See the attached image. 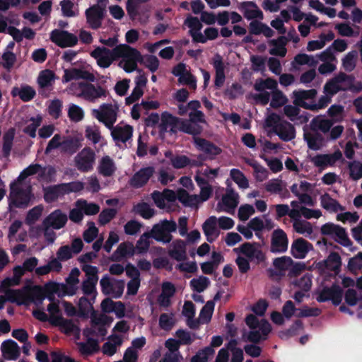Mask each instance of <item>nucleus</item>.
I'll list each match as a JSON object with an SVG mask.
<instances>
[{
    "instance_id": "1",
    "label": "nucleus",
    "mask_w": 362,
    "mask_h": 362,
    "mask_svg": "<svg viewBox=\"0 0 362 362\" xmlns=\"http://www.w3.org/2000/svg\"><path fill=\"white\" fill-rule=\"evenodd\" d=\"M116 60L120 59L118 66L127 73L137 70L138 63L142 62L141 52L127 44H120L115 47Z\"/></svg>"
},
{
    "instance_id": "2",
    "label": "nucleus",
    "mask_w": 362,
    "mask_h": 362,
    "mask_svg": "<svg viewBox=\"0 0 362 362\" xmlns=\"http://www.w3.org/2000/svg\"><path fill=\"white\" fill-rule=\"evenodd\" d=\"M6 297L7 300L11 303L28 305L32 303H41L44 299V293L40 286H25L21 289L8 291Z\"/></svg>"
},
{
    "instance_id": "3",
    "label": "nucleus",
    "mask_w": 362,
    "mask_h": 362,
    "mask_svg": "<svg viewBox=\"0 0 362 362\" xmlns=\"http://www.w3.org/2000/svg\"><path fill=\"white\" fill-rule=\"evenodd\" d=\"M79 275V269L78 268H74L66 279L65 284L49 282L45 286V291L47 293H56L59 297L74 296L76 293L78 288Z\"/></svg>"
},
{
    "instance_id": "4",
    "label": "nucleus",
    "mask_w": 362,
    "mask_h": 362,
    "mask_svg": "<svg viewBox=\"0 0 362 362\" xmlns=\"http://www.w3.org/2000/svg\"><path fill=\"white\" fill-rule=\"evenodd\" d=\"M81 144L78 139L71 136H64L60 134H55L49 141L45 153L49 154L56 149H59L62 153H74L80 147Z\"/></svg>"
},
{
    "instance_id": "5",
    "label": "nucleus",
    "mask_w": 362,
    "mask_h": 362,
    "mask_svg": "<svg viewBox=\"0 0 362 362\" xmlns=\"http://www.w3.org/2000/svg\"><path fill=\"white\" fill-rule=\"evenodd\" d=\"M267 125L272 127L274 132L284 141H289L296 137V129L290 122L282 119L276 113L269 115L266 120Z\"/></svg>"
},
{
    "instance_id": "6",
    "label": "nucleus",
    "mask_w": 362,
    "mask_h": 362,
    "mask_svg": "<svg viewBox=\"0 0 362 362\" xmlns=\"http://www.w3.org/2000/svg\"><path fill=\"white\" fill-rule=\"evenodd\" d=\"M31 199V187L18 181L11 185L8 207L25 208Z\"/></svg>"
},
{
    "instance_id": "7",
    "label": "nucleus",
    "mask_w": 362,
    "mask_h": 362,
    "mask_svg": "<svg viewBox=\"0 0 362 362\" xmlns=\"http://www.w3.org/2000/svg\"><path fill=\"white\" fill-rule=\"evenodd\" d=\"M151 197L157 207L166 211H174L177 205V200L181 201V189L176 192L165 189L163 192L154 191Z\"/></svg>"
},
{
    "instance_id": "8",
    "label": "nucleus",
    "mask_w": 362,
    "mask_h": 362,
    "mask_svg": "<svg viewBox=\"0 0 362 362\" xmlns=\"http://www.w3.org/2000/svg\"><path fill=\"white\" fill-rule=\"evenodd\" d=\"M119 112L116 103H103L98 108L92 110V115L107 129H112L115 124Z\"/></svg>"
},
{
    "instance_id": "9",
    "label": "nucleus",
    "mask_w": 362,
    "mask_h": 362,
    "mask_svg": "<svg viewBox=\"0 0 362 362\" xmlns=\"http://www.w3.org/2000/svg\"><path fill=\"white\" fill-rule=\"evenodd\" d=\"M56 174V170L51 165L43 166L38 163H32L19 175L18 180L22 181L28 177L37 175L38 180L50 182Z\"/></svg>"
},
{
    "instance_id": "10",
    "label": "nucleus",
    "mask_w": 362,
    "mask_h": 362,
    "mask_svg": "<svg viewBox=\"0 0 362 362\" xmlns=\"http://www.w3.org/2000/svg\"><path fill=\"white\" fill-rule=\"evenodd\" d=\"M82 270L86 274V279L81 284V291L85 296L95 299L97 294L98 269L95 266L85 264L82 266Z\"/></svg>"
},
{
    "instance_id": "11",
    "label": "nucleus",
    "mask_w": 362,
    "mask_h": 362,
    "mask_svg": "<svg viewBox=\"0 0 362 362\" xmlns=\"http://www.w3.org/2000/svg\"><path fill=\"white\" fill-rule=\"evenodd\" d=\"M320 232L322 235L330 236L344 247H349L352 244L345 228L339 225H336L331 222L326 223L322 226Z\"/></svg>"
},
{
    "instance_id": "12",
    "label": "nucleus",
    "mask_w": 362,
    "mask_h": 362,
    "mask_svg": "<svg viewBox=\"0 0 362 362\" xmlns=\"http://www.w3.org/2000/svg\"><path fill=\"white\" fill-rule=\"evenodd\" d=\"M180 129V119L165 111L160 115L159 133L163 137L167 135L175 138Z\"/></svg>"
},
{
    "instance_id": "13",
    "label": "nucleus",
    "mask_w": 362,
    "mask_h": 362,
    "mask_svg": "<svg viewBox=\"0 0 362 362\" xmlns=\"http://www.w3.org/2000/svg\"><path fill=\"white\" fill-rule=\"evenodd\" d=\"M74 165L78 170L87 173L93 169L95 153L90 147H85L74 158Z\"/></svg>"
},
{
    "instance_id": "14",
    "label": "nucleus",
    "mask_w": 362,
    "mask_h": 362,
    "mask_svg": "<svg viewBox=\"0 0 362 362\" xmlns=\"http://www.w3.org/2000/svg\"><path fill=\"white\" fill-rule=\"evenodd\" d=\"M175 230L176 224L175 222L164 220L153 226L151 231V235L158 242L167 243L172 240L170 233Z\"/></svg>"
},
{
    "instance_id": "15",
    "label": "nucleus",
    "mask_w": 362,
    "mask_h": 362,
    "mask_svg": "<svg viewBox=\"0 0 362 362\" xmlns=\"http://www.w3.org/2000/svg\"><path fill=\"white\" fill-rule=\"evenodd\" d=\"M90 54L95 59L97 65L103 69L110 67L116 60L115 47L110 49L106 47H97Z\"/></svg>"
},
{
    "instance_id": "16",
    "label": "nucleus",
    "mask_w": 362,
    "mask_h": 362,
    "mask_svg": "<svg viewBox=\"0 0 362 362\" xmlns=\"http://www.w3.org/2000/svg\"><path fill=\"white\" fill-rule=\"evenodd\" d=\"M260 245L257 243L246 242L239 247L235 248L234 251L245 255L250 261H255L256 264L264 262L266 257L264 252L259 249Z\"/></svg>"
},
{
    "instance_id": "17",
    "label": "nucleus",
    "mask_w": 362,
    "mask_h": 362,
    "mask_svg": "<svg viewBox=\"0 0 362 362\" xmlns=\"http://www.w3.org/2000/svg\"><path fill=\"white\" fill-rule=\"evenodd\" d=\"M354 81L353 76L347 75L344 72H340L337 76L329 79L324 86V93L332 97L339 91H344L346 88L341 87L339 84L344 82H348L352 84Z\"/></svg>"
},
{
    "instance_id": "18",
    "label": "nucleus",
    "mask_w": 362,
    "mask_h": 362,
    "mask_svg": "<svg viewBox=\"0 0 362 362\" xmlns=\"http://www.w3.org/2000/svg\"><path fill=\"white\" fill-rule=\"evenodd\" d=\"M103 293L115 298H120L124 292V280H111L108 276H104L100 281Z\"/></svg>"
},
{
    "instance_id": "19",
    "label": "nucleus",
    "mask_w": 362,
    "mask_h": 362,
    "mask_svg": "<svg viewBox=\"0 0 362 362\" xmlns=\"http://www.w3.org/2000/svg\"><path fill=\"white\" fill-rule=\"evenodd\" d=\"M343 297V290L337 284H332L330 287H324L319 293L316 300L319 303H325L332 300L333 305H339Z\"/></svg>"
},
{
    "instance_id": "20",
    "label": "nucleus",
    "mask_w": 362,
    "mask_h": 362,
    "mask_svg": "<svg viewBox=\"0 0 362 362\" xmlns=\"http://www.w3.org/2000/svg\"><path fill=\"white\" fill-rule=\"evenodd\" d=\"M317 91L312 88L309 90L299 89L293 92V104L300 106L306 110H310L313 106V102L316 98Z\"/></svg>"
},
{
    "instance_id": "21",
    "label": "nucleus",
    "mask_w": 362,
    "mask_h": 362,
    "mask_svg": "<svg viewBox=\"0 0 362 362\" xmlns=\"http://www.w3.org/2000/svg\"><path fill=\"white\" fill-rule=\"evenodd\" d=\"M51 40L61 47H69L76 45L78 42L76 35L65 30H54L50 34Z\"/></svg>"
},
{
    "instance_id": "22",
    "label": "nucleus",
    "mask_w": 362,
    "mask_h": 362,
    "mask_svg": "<svg viewBox=\"0 0 362 362\" xmlns=\"http://www.w3.org/2000/svg\"><path fill=\"white\" fill-rule=\"evenodd\" d=\"M136 71L138 73L134 79L136 86L134 88L131 95L126 98L125 100L127 105L134 103L143 95L144 88L146 86L147 84L148 80L144 72L138 68Z\"/></svg>"
},
{
    "instance_id": "23",
    "label": "nucleus",
    "mask_w": 362,
    "mask_h": 362,
    "mask_svg": "<svg viewBox=\"0 0 362 362\" xmlns=\"http://www.w3.org/2000/svg\"><path fill=\"white\" fill-rule=\"evenodd\" d=\"M288 240L282 229L274 230L272 235L270 251L272 253H283L288 249Z\"/></svg>"
},
{
    "instance_id": "24",
    "label": "nucleus",
    "mask_w": 362,
    "mask_h": 362,
    "mask_svg": "<svg viewBox=\"0 0 362 362\" xmlns=\"http://www.w3.org/2000/svg\"><path fill=\"white\" fill-rule=\"evenodd\" d=\"M238 199V194L235 192L233 189L227 190L226 194L222 197L221 202L218 203L216 210L230 214L233 213L239 203Z\"/></svg>"
},
{
    "instance_id": "25",
    "label": "nucleus",
    "mask_w": 362,
    "mask_h": 362,
    "mask_svg": "<svg viewBox=\"0 0 362 362\" xmlns=\"http://www.w3.org/2000/svg\"><path fill=\"white\" fill-rule=\"evenodd\" d=\"M83 79L90 82L95 80L94 74L88 70L83 69H69L64 70L62 77L63 83H68L72 80Z\"/></svg>"
},
{
    "instance_id": "26",
    "label": "nucleus",
    "mask_w": 362,
    "mask_h": 362,
    "mask_svg": "<svg viewBox=\"0 0 362 362\" xmlns=\"http://www.w3.org/2000/svg\"><path fill=\"white\" fill-rule=\"evenodd\" d=\"M67 221L66 214L59 209H56L45 218L42 225H47L52 229L59 230L65 226Z\"/></svg>"
},
{
    "instance_id": "27",
    "label": "nucleus",
    "mask_w": 362,
    "mask_h": 362,
    "mask_svg": "<svg viewBox=\"0 0 362 362\" xmlns=\"http://www.w3.org/2000/svg\"><path fill=\"white\" fill-rule=\"evenodd\" d=\"M196 309L194 304L190 300H185L182 305V316L186 320L187 326L191 329H198L199 328V320L195 318Z\"/></svg>"
},
{
    "instance_id": "28",
    "label": "nucleus",
    "mask_w": 362,
    "mask_h": 362,
    "mask_svg": "<svg viewBox=\"0 0 362 362\" xmlns=\"http://www.w3.org/2000/svg\"><path fill=\"white\" fill-rule=\"evenodd\" d=\"M300 106L286 105L284 107V114L296 124H303L308 121L307 112L300 114Z\"/></svg>"
},
{
    "instance_id": "29",
    "label": "nucleus",
    "mask_w": 362,
    "mask_h": 362,
    "mask_svg": "<svg viewBox=\"0 0 362 362\" xmlns=\"http://www.w3.org/2000/svg\"><path fill=\"white\" fill-rule=\"evenodd\" d=\"M313 248V245L310 243L303 238H299L293 242L291 252L295 258L303 259Z\"/></svg>"
},
{
    "instance_id": "30",
    "label": "nucleus",
    "mask_w": 362,
    "mask_h": 362,
    "mask_svg": "<svg viewBox=\"0 0 362 362\" xmlns=\"http://www.w3.org/2000/svg\"><path fill=\"white\" fill-rule=\"evenodd\" d=\"M87 23L93 29H97L101 26L103 18V9L98 5H94L86 11Z\"/></svg>"
},
{
    "instance_id": "31",
    "label": "nucleus",
    "mask_w": 362,
    "mask_h": 362,
    "mask_svg": "<svg viewBox=\"0 0 362 362\" xmlns=\"http://www.w3.org/2000/svg\"><path fill=\"white\" fill-rule=\"evenodd\" d=\"M83 93V98L90 102H95L100 98H105L108 95L107 90L102 86L88 83Z\"/></svg>"
},
{
    "instance_id": "32",
    "label": "nucleus",
    "mask_w": 362,
    "mask_h": 362,
    "mask_svg": "<svg viewBox=\"0 0 362 362\" xmlns=\"http://www.w3.org/2000/svg\"><path fill=\"white\" fill-rule=\"evenodd\" d=\"M111 130L112 136L115 141L125 143L132 137L134 129L129 124H119L116 127L113 126Z\"/></svg>"
},
{
    "instance_id": "33",
    "label": "nucleus",
    "mask_w": 362,
    "mask_h": 362,
    "mask_svg": "<svg viewBox=\"0 0 362 362\" xmlns=\"http://www.w3.org/2000/svg\"><path fill=\"white\" fill-rule=\"evenodd\" d=\"M211 64L216 71L214 86L216 88H218L223 85L226 78L225 65L222 57L218 53L216 54L212 59Z\"/></svg>"
},
{
    "instance_id": "34",
    "label": "nucleus",
    "mask_w": 362,
    "mask_h": 362,
    "mask_svg": "<svg viewBox=\"0 0 362 362\" xmlns=\"http://www.w3.org/2000/svg\"><path fill=\"white\" fill-rule=\"evenodd\" d=\"M117 165L109 156H103L98 161V172L104 177H112L117 171Z\"/></svg>"
},
{
    "instance_id": "35",
    "label": "nucleus",
    "mask_w": 362,
    "mask_h": 362,
    "mask_svg": "<svg viewBox=\"0 0 362 362\" xmlns=\"http://www.w3.org/2000/svg\"><path fill=\"white\" fill-rule=\"evenodd\" d=\"M194 142L199 150L211 156V158L219 155L222 152L221 148L205 139L194 137Z\"/></svg>"
},
{
    "instance_id": "36",
    "label": "nucleus",
    "mask_w": 362,
    "mask_h": 362,
    "mask_svg": "<svg viewBox=\"0 0 362 362\" xmlns=\"http://www.w3.org/2000/svg\"><path fill=\"white\" fill-rule=\"evenodd\" d=\"M155 170L153 167H146L136 173L130 180V185L134 187H141L147 183Z\"/></svg>"
},
{
    "instance_id": "37",
    "label": "nucleus",
    "mask_w": 362,
    "mask_h": 362,
    "mask_svg": "<svg viewBox=\"0 0 362 362\" xmlns=\"http://www.w3.org/2000/svg\"><path fill=\"white\" fill-rule=\"evenodd\" d=\"M175 293V288L170 282H164L162 284L161 293L158 297L157 301L160 307L168 308L171 304V299Z\"/></svg>"
},
{
    "instance_id": "38",
    "label": "nucleus",
    "mask_w": 362,
    "mask_h": 362,
    "mask_svg": "<svg viewBox=\"0 0 362 362\" xmlns=\"http://www.w3.org/2000/svg\"><path fill=\"white\" fill-rule=\"evenodd\" d=\"M3 356L7 360H16L20 356V347L11 339L6 340L1 345Z\"/></svg>"
},
{
    "instance_id": "39",
    "label": "nucleus",
    "mask_w": 362,
    "mask_h": 362,
    "mask_svg": "<svg viewBox=\"0 0 362 362\" xmlns=\"http://www.w3.org/2000/svg\"><path fill=\"white\" fill-rule=\"evenodd\" d=\"M240 9L243 12L244 16L248 20L254 18L262 19L264 15L254 1H244L241 3Z\"/></svg>"
},
{
    "instance_id": "40",
    "label": "nucleus",
    "mask_w": 362,
    "mask_h": 362,
    "mask_svg": "<svg viewBox=\"0 0 362 362\" xmlns=\"http://www.w3.org/2000/svg\"><path fill=\"white\" fill-rule=\"evenodd\" d=\"M11 95L13 97H18L24 102H28L34 98L36 92L33 87L28 85H23L20 87L13 88Z\"/></svg>"
},
{
    "instance_id": "41",
    "label": "nucleus",
    "mask_w": 362,
    "mask_h": 362,
    "mask_svg": "<svg viewBox=\"0 0 362 362\" xmlns=\"http://www.w3.org/2000/svg\"><path fill=\"white\" fill-rule=\"evenodd\" d=\"M122 344V339L120 336L112 334L108 337L107 341L103 344L102 351L104 354L111 356L116 353Z\"/></svg>"
},
{
    "instance_id": "42",
    "label": "nucleus",
    "mask_w": 362,
    "mask_h": 362,
    "mask_svg": "<svg viewBox=\"0 0 362 362\" xmlns=\"http://www.w3.org/2000/svg\"><path fill=\"white\" fill-rule=\"evenodd\" d=\"M333 124L334 122L332 119H323L317 116L311 120L310 127L313 132H317L318 130H320L323 133H327L330 131Z\"/></svg>"
},
{
    "instance_id": "43",
    "label": "nucleus",
    "mask_w": 362,
    "mask_h": 362,
    "mask_svg": "<svg viewBox=\"0 0 362 362\" xmlns=\"http://www.w3.org/2000/svg\"><path fill=\"white\" fill-rule=\"evenodd\" d=\"M320 203L322 208L332 212L342 211L345 209L337 200L332 198L328 193L320 197Z\"/></svg>"
},
{
    "instance_id": "44",
    "label": "nucleus",
    "mask_w": 362,
    "mask_h": 362,
    "mask_svg": "<svg viewBox=\"0 0 362 362\" xmlns=\"http://www.w3.org/2000/svg\"><path fill=\"white\" fill-rule=\"evenodd\" d=\"M216 224L217 218L216 216H212L207 218L202 225L203 231L209 243L214 241V239L211 238L213 235L217 237L218 235L217 233Z\"/></svg>"
},
{
    "instance_id": "45",
    "label": "nucleus",
    "mask_w": 362,
    "mask_h": 362,
    "mask_svg": "<svg viewBox=\"0 0 362 362\" xmlns=\"http://www.w3.org/2000/svg\"><path fill=\"white\" fill-rule=\"evenodd\" d=\"M185 24L189 28V35L192 38V41L196 42L198 39L197 35L201 34V30L203 27L202 23L197 17L189 16L185 19Z\"/></svg>"
},
{
    "instance_id": "46",
    "label": "nucleus",
    "mask_w": 362,
    "mask_h": 362,
    "mask_svg": "<svg viewBox=\"0 0 362 362\" xmlns=\"http://www.w3.org/2000/svg\"><path fill=\"white\" fill-rule=\"evenodd\" d=\"M42 122V117L40 115L30 117L25 122L26 126L23 129V132L31 138H35L37 129L41 125Z\"/></svg>"
},
{
    "instance_id": "47",
    "label": "nucleus",
    "mask_w": 362,
    "mask_h": 362,
    "mask_svg": "<svg viewBox=\"0 0 362 362\" xmlns=\"http://www.w3.org/2000/svg\"><path fill=\"white\" fill-rule=\"evenodd\" d=\"M214 307L215 303L214 300L207 301L202 307L199 313V318H197V320H199V325L201 324H208L211 321Z\"/></svg>"
},
{
    "instance_id": "48",
    "label": "nucleus",
    "mask_w": 362,
    "mask_h": 362,
    "mask_svg": "<svg viewBox=\"0 0 362 362\" xmlns=\"http://www.w3.org/2000/svg\"><path fill=\"white\" fill-rule=\"evenodd\" d=\"M165 345L168 349V352L165 354V357L169 358L172 361H178L180 341L175 339H168L165 341Z\"/></svg>"
},
{
    "instance_id": "49",
    "label": "nucleus",
    "mask_w": 362,
    "mask_h": 362,
    "mask_svg": "<svg viewBox=\"0 0 362 362\" xmlns=\"http://www.w3.org/2000/svg\"><path fill=\"white\" fill-rule=\"evenodd\" d=\"M304 139L308 144L309 148L312 150H319L323 142V136L320 133L315 132V133H304Z\"/></svg>"
},
{
    "instance_id": "50",
    "label": "nucleus",
    "mask_w": 362,
    "mask_h": 362,
    "mask_svg": "<svg viewBox=\"0 0 362 362\" xmlns=\"http://www.w3.org/2000/svg\"><path fill=\"white\" fill-rule=\"evenodd\" d=\"M324 264L327 269L337 273L339 272L341 265L340 255L336 252H330L325 260Z\"/></svg>"
},
{
    "instance_id": "51",
    "label": "nucleus",
    "mask_w": 362,
    "mask_h": 362,
    "mask_svg": "<svg viewBox=\"0 0 362 362\" xmlns=\"http://www.w3.org/2000/svg\"><path fill=\"white\" fill-rule=\"evenodd\" d=\"M85 136L93 144H98L103 139L100 127L95 124L86 127Z\"/></svg>"
},
{
    "instance_id": "52",
    "label": "nucleus",
    "mask_w": 362,
    "mask_h": 362,
    "mask_svg": "<svg viewBox=\"0 0 362 362\" xmlns=\"http://www.w3.org/2000/svg\"><path fill=\"white\" fill-rule=\"evenodd\" d=\"M203 131V127L200 123L192 122L189 120L182 119V132L192 135L194 137H197Z\"/></svg>"
},
{
    "instance_id": "53",
    "label": "nucleus",
    "mask_w": 362,
    "mask_h": 362,
    "mask_svg": "<svg viewBox=\"0 0 362 362\" xmlns=\"http://www.w3.org/2000/svg\"><path fill=\"white\" fill-rule=\"evenodd\" d=\"M177 320L173 313H162L159 317V327L160 329L169 331L172 329Z\"/></svg>"
},
{
    "instance_id": "54",
    "label": "nucleus",
    "mask_w": 362,
    "mask_h": 362,
    "mask_svg": "<svg viewBox=\"0 0 362 362\" xmlns=\"http://www.w3.org/2000/svg\"><path fill=\"white\" fill-rule=\"evenodd\" d=\"M55 79L53 71L46 69L42 71L37 78V83L40 88H47L52 85Z\"/></svg>"
},
{
    "instance_id": "55",
    "label": "nucleus",
    "mask_w": 362,
    "mask_h": 362,
    "mask_svg": "<svg viewBox=\"0 0 362 362\" xmlns=\"http://www.w3.org/2000/svg\"><path fill=\"white\" fill-rule=\"evenodd\" d=\"M78 350L82 355H90L98 349V342L92 339H88L87 342H79L77 344Z\"/></svg>"
},
{
    "instance_id": "56",
    "label": "nucleus",
    "mask_w": 362,
    "mask_h": 362,
    "mask_svg": "<svg viewBox=\"0 0 362 362\" xmlns=\"http://www.w3.org/2000/svg\"><path fill=\"white\" fill-rule=\"evenodd\" d=\"M246 163L254 169V175L257 181L262 182L268 177L267 170L255 160H247Z\"/></svg>"
},
{
    "instance_id": "57",
    "label": "nucleus",
    "mask_w": 362,
    "mask_h": 362,
    "mask_svg": "<svg viewBox=\"0 0 362 362\" xmlns=\"http://www.w3.org/2000/svg\"><path fill=\"white\" fill-rule=\"evenodd\" d=\"M303 328V322L300 320H296L288 329L279 332V337L281 339H287L298 334V330L302 329Z\"/></svg>"
},
{
    "instance_id": "58",
    "label": "nucleus",
    "mask_w": 362,
    "mask_h": 362,
    "mask_svg": "<svg viewBox=\"0 0 362 362\" xmlns=\"http://www.w3.org/2000/svg\"><path fill=\"white\" fill-rule=\"evenodd\" d=\"M77 206L81 209L83 213V215H95L98 214L100 211V206L94 203H88L87 201L84 199H78L76 201Z\"/></svg>"
},
{
    "instance_id": "59",
    "label": "nucleus",
    "mask_w": 362,
    "mask_h": 362,
    "mask_svg": "<svg viewBox=\"0 0 362 362\" xmlns=\"http://www.w3.org/2000/svg\"><path fill=\"white\" fill-rule=\"evenodd\" d=\"M67 115L69 119L74 122H81L84 118V111L82 107L73 103L69 105Z\"/></svg>"
},
{
    "instance_id": "60",
    "label": "nucleus",
    "mask_w": 362,
    "mask_h": 362,
    "mask_svg": "<svg viewBox=\"0 0 362 362\" xmlns=\"http://www.w3.org/2000/svg\"><path fill=\"white\" fill-rule=\"evenodd\" d=\"M230 175L231 179L240 188L247 189L249 187V182L247 177L239 169L233 168L230 170Z\"/></svg>"
},
{
    "instance_id": "61",
    "label": "nucleus",
    "mask_w": 362,
    "mask_h": 362,
    "mask_svg": "<svg viewBox=\"0 0 362 362\" xmlns=\"http://www.w3.org/2000/svg\"><path fill=\"white\" fill-rule=\"evenodd\" d=\"M210 284L208 277L200 276L199 278H194L190 281V286L193 291L198 293L203 292Z\"/></svg>"
},
{
    "instance_id": "62",
    "label": "nucleus",
    "mask_w": 362,
    "mask_h": 362,
    "mask_svg": "<svg viewBox=\"0 0 362 362\" xmlns=\"http://www.w3.org/2000/svg\"><path fill=\"white\" fill-rule=\"evenodd\" d=\"M358 53L356 50H353L347 53L342 59V66L344 69L348 71H352L356 65V59Z\"/></svg>"
},
{
    "instance_id": "63",
    "label": "nucleus",
    "mask_w": 362,
    "mask_h": 362,
    "mask_svg": "<svg viewBox=\"0 0 362 362\" xmlns=\"http://www.w3.org/2000/svg\"><path fill=\"white\" fill-rule=\"evenodd\" d=\"M293 259L288 256L276 257L273 260V265L275 267V269L283 272L288 270V269L293 264Z\"/></svg>"
},
{
    "instance_id": "64",
    "label": "nucleus",
    "mask_w": 362,
    "mask_h": 362,
    "mask_svg": "<svg viewBox=\"0 0 362 362\" xmlns=\"http://www.w3.org/2000/svg\"><path fill=\"white\" fill-rule=\"evenodd\" d=\"M214 349L211 346H206L194 355L192 358L191 362H206L210 356L214 355Z\"/></svg>"
}]
</instances>
